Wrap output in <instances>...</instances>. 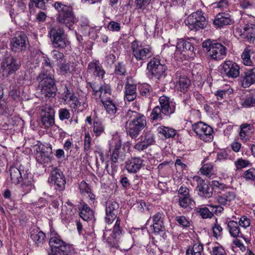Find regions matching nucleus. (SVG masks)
Returning a JSON list of instances; mask_svg holds the SVG:
<instances>
[{"instance_id": "1", "label": "nucleus", "mask_w": 255, "mask_h": 255, "mask_svg": "<svg viewBox=\"0 0 255 255\" xmlns=\"http://www.w3.org/2000/svg\"><path fill=\"white\" fill-rule=\"evenodd\" d=\"M125 123V130L127 135L132 139H136L141 130L146 126L145 116L140 113L129 110L122 121Z\"/></svg>"}, {"instance_id": "2", "label": "nucleus", "mask_w": 255, "mask_h": 255, "mask_svg": "<svg viewBox=\"0 0 255 255\" xmlns=\"http://www.w3.org/2000/svg\"><path fill=\"white\" fill-rule=\"evenodd\" d=\"M12 183L16 185L22 182L21 188L25 194L29 192L33 187V180L31 175L20 167H11L9 170Z\"/></svg>"}, {"instance_id": "3", "label": "nucleus", "mask_w": 255, "mask_h": 255, "mask_svg": "<svg viewBox=\"0 0 255 255\" xmlns=\"http://www.w3.org/2000/svg\"><path fill=\"white\" fill-rule=\"evenodd\" d=\"M121 220L117 219L112 229L105 228L103 233V241L109 247L118 249L122 240L124 231L121 226Z\"/></svg>"}, {"instance_id": "4", "label": "nucleus", "mask_w": 255, "mask_h": 255, "mask_svg": "<svg viewBox=\"0 0 255 255\" xmlns=\"http://www.w3.org/2000/svg\"><path fill=\"white\" fill-rule=\"evenodd\" d=\"M53 6L58 12L57 21L71 29L75 22V16L72 7L60 1H56Z\"/></svg>"}, {"instance_id": "5", "label": "nucleus", "mask_w": 255, "mask_h": 255, "mask_svg": "<svg viewBox=\"0 0 255 255\" xmlns=\"http://www.w3.org/2000/svg\"><path fill=\"white\" fill-rule=\"evenodd\" d=\"M36 80L39 82L38 89L40 90L41 95L45 98L55 97L56 89L55 82L52 75L44 72H41Z\"/></svg>"}, {"instance_id": "6", "label": "nucleus", "mask_w": 255, "mask_h": 255, "mask_svg": "<svg viewBox=\"0 0 255 255\" xmlns=\"http://www.w3.org/2000/svg\"><path fill=\"white\" fill-rule=\"evenodd\" d=\"M48 35L51 43L55 48L65 49L69 45L64 30L59 26H51L49 28Z\"/></svg>"}, {"instance_id": "7", "label": "nucleus", "mask_w": 255, "mask_h": 255, "mask_svg": "<svg viewBox=\"0 0 255 255\" xmlns=\"http://www.w3.org/2000/svg\"><path fill=\"white\" fill-rule=\"evenodd\" d=\"M202 47L208 55L214 60L218 61L224 58L227 54V49L219 43H214L208 39L202 43Z\"/></svg>"}, {"instance_id": "8", "label": "nucleus", "mask_w": 255, "mask_h": 255, "mask_svg": "<svg viewBox=\"0 0 255 255\" xmlns=\"http://www.w3.org/2000/svg\"><path fill=\"white\" fill-rule=\"evenodd\" d=\"M20 64L15 58L10 54L5 55L0 63V70L3 76L6 77L15 73L20 68Z\"/></svg>"}, {"instance_id": "9", "label": "nucleus", "mask_w": 255, "mask_h": 255, "mask_svg": "<svg viewBox=\"0 0 255 255\" xmlns=\"http://www.w3.org/2000/svg\"><path fill=\"white\" fill-rule=\"evenodd\" d=\"M49 244L53 255H68L72 248L70 245L63 241L58 235L52 236Z\"/></svg>"}, {"instance_id": "10", "label": "nucleus", "mask_w": 255, "mask_h": 255, "mask_svg": "<svg viewBox=\"0 0 255 255\" xmlns=\"http://www.w3.org/2000/svg\"><path fill=\"white\" fill-rule=\"evenodd\" d=\"M133 56L137 61H141V64L144 61L152 55L151 48L149 46L142 45L139 41L134 40L131 44ZM141 65H140V66Z\"/></svg>"}, {"instance_id": "11", "label": "nucleus", "mask_w": 255, "mask_h": 255, "mask_svg": "<svg viewBox=\"0 0 255 255\" xmlns=\"http://www.w3.org/2000/svg\"><path fill=\"white\" fill-rule=\"evenodd\" d=\"M185 24L191 30L203 29L206 25V19L200 9L192 13L185 20Z\"/></svg>"}, {"instance_id": "12", "label": "nucleus", "mask_w": 255, "mask_h": 255, "mask_svg": "<svg viewBox=\"0 0 255 255\" xmlns=\"http://www.w3.org/2000/svg\"><path fill=\"white\" fill-rule=\"evenodd\" d=\"M29 45L28 39L23 31H18L10 39V46L12 51L19 53L26 50Z\"/></svg>"}, {"instance_id": "13", "label": "nucleus", "mask_w": 255, "mask_h": 255, "mask_svg": "<svg viewBox=\"0 0 255 255\" xmlns=\"http://www.w3.org/2000/svg\"><path fill=\"white\" fill-rule=\"evenodd\" d=\"M147 68L149 72L158 80L164 78L167 75L166 66L161 63L160 60L157 58L151 59L147 64Z\"/></svg>"}, {"instance_id": "14", "label": "nucleus", "mask_w": 255, "mask_h": 255, "mask_svg": "<svg viewBox=\"0 0 255 255\" xmlns=\"http://www.w3.org/2000/svg\"><path fill=\"white\" fill-rule=\"evenodd\" d=\"M192 128L201 140L209 142L213 139V128L207 124L199 122L193 125Z\"/></svg>"}, {"instance_id": "15", "label": "nucleus", "mask_w": 255, "mask_h": 255, "mask_svg": "<svg viewBox=\"0 0 255 255\" xmlns=\"http://www.w3.org/2000/svg\"><path fill=\"white\" fill-rule=\"evenodd\" d=\"M34 147L36 159L38 163L43 164L50 161V155L52 153L50 144L40 143L35 145Z\"/></svg>"}, {"instance_id": "16", "label": "nucleus", "mask_w": 255, "mask_h": 255, "mask_svg": "<svg viewBox=\"0 0 255 255\" xmlns=\"http://www.w3.org/2000/svg\"><path fill=\"white\" fill-rule=\"evenodd\" d=\"M119 209V204L114 200H109L106 202L105 222L108 224H111L114 220L117 221V219L121 220L120 217L118 216Z\"/></svg>"}, {"instance_id": "17", "label": "nucleus", "mask_w": 255, "mask_h": 255, "mask_svg": "<svg viewBox=\"0 0 255 255\" xmlns=\"http://www.w3.org/2000/svg\"><path fill=\"white\" fill-rule=\"evenodd\" d=\"M140 138V140L133 147L134 149L138 151L147 149L149 146L154 144L155 142L154 134L150 130H144Z\"/></svg>"}, {"instance_id": "18", "label": "nucleus", "mask_w": 255, "mask_h": 255, "mask_svg": "<svg viewBox=\"0 0 255 255\" xmlns=\"http://www.w3.org/2000/svg\"><path fill=\"white\" fill-rule=\"evenodd\" d=\"M159 107L166 115V117H170L175 112L176 106L173 101L170 100L168 97L162 96L159 98Z\"/></svg>"}, {"instance_id": "19", "label": "nucleus", "mask_w": 255, "mask_h": 255, "mask_svg": "<svg viewBox=\"0 0 255 255\" xmlns=\"http://www.w3.org/2000/svg\"><path fill=\"white\" fill-rule=\"evenodd\" d=\"M51 181L53 182L55 188L59 191L63 190L65 187L66 180L62 171L57 168L51 172Z\"/></svg>"}, {"instance_id": "20", "label": "nucleus", "mask_w": 255, "mask_h": 255, "mask_svg": "<svg viewBox=\"0 0 255 255\" xmlns=\"http://www.w3.org/2000/svg\"><path fill=\"white\" fill-rule=\"evenodd\" d=\"M222 73L229 78H236L240 75V67L232 61H226L222 65Z\"/></svg>"}, {"instance_id": "21", "label": "nucleus", "mask_w": 255, "mask_h": 255, "mask_svg": "<svg viewBox=\"0 0 255 255\" xmlns=\"http://www.w3.org/2000/svg\"><path fill=\"white\" fill-rule=\"evenodd\" d=\"M54 110L46 105L41 110V122L45 128H49L54 124Z\"/></svg>"}, {"instance_id": "22", "label": "nucleus", "mask_w": 255, "mask_h": 255, "mask_svg": "<svg viewBox=\"0 0 255 255\" xmlns=\"http://www.w3.org/2000/svg\"><path fill=\"white\" fill-rule=\"evenodd\" d=\"M193 179L197 183L196 189L198 195L206 198H209L212 196V190L204 180L198 176H194Z\"/></svg>"}, {"instance_id": "23", "label": "nucleus", "mask_w": 255, "mask_h": 255, "mask_svg": "<svg viewBox=\"0 0 255 255\" xmlns=\"http://www.w3.org/2000/svg\"><path fill=\"white\" fill-rule=\"evenodd\" d=\"M144 160L139 157H131L126 162V169L128 173H136L144 167Z\"/></svg>"}, {"instance_id": "24", "label": "nucleus", "mask_w": 255, "mask_h": 255, "mask_svg": "<svg viewBox=\"0 0 255 255\" xmlns=\"http://www.w3.org/2000/svg\"><path fill=\"white\" fill-rule=\"evenodd\" d=\"M236 198L235 192L228 191L225 193L219 192L215 197V202L220 205L228 207L231 202Z\"/></svg>"}, {"instance_id": "25", "label": "nucleus", "mask_w": 255, "mask_h": 255, "mask_svg": "<svg viewBox=\"0 0 255 255\" xmlns=\"http://www.w3.org/2000/svg\"><path fill=\"white\" fill-rule=\"evenodd\" d=\"M121 144L116 143L115 148L111 154V164L113 171L116 172L118 168V164L124 161V156L120 153Z\"/></svg>"}, {"instance_id": "26", "label": "nucleus", "mask_w": 255, "mask_h": 255, "mask_svg": "<svg viewBox=\"0 0 255 255\" xmlns=\"http://www.w3.org/2000/svg\"><path fill=\"white\" fill-rule=\"evenodd\" d=\"M91 88L95 98H99L102 102L111 99V97H109V96H110L111 95V89L109 85L104 84L99 88H97L95 85H93L91 86Z\"/></svg>"}, {"instance_id": "27", "label": "nucleus", "mask_w": 255, "mask_h": 255, "mask_svg": "<svg viewBox=\"0 0 255 255\" xmlns=\"http://www.w3.org/2000/svg\"><path fill=\"white\" fill-rule=\"evenodd\" d=\"M241 85L244 88H248L255 83V66L246 70L240 79Z\"/></svg>"}, {"instance_id": "28", "label": "nucleus", "mask_w": 255, "mask_h": 255, "mask_svg": "<svg viewBox=\"0 0 255 255\" xmlns=\"http://www.w3.org/2000/svg\"><path fill=\"white\" fill-rule=\"evenodd\" d=\"M164 217L165 215L162 212H157L152 216V227L154 234H159L164 231Z\"/></svg>"}, {"instance_id": "29", "label": "nucleus", "mask_w": 255, "mask_h": 255, "mask_svg": "<svg viewBox=\"0 0 255 255\" xmlns=\"http://www.w3.org/2000/svg\"><path fill=\"white\" fill-rule=\"evenodd\" d=\"M87 72L93 74L96 77L103 78L105 71L100 62L96 60H93L90 62L87 68Z\"/></svg>"}, {"instance_id": "30", "label": "nucleus", "mask_w": 255, "mask_h": 255, "mask_svg": "<svg viewBox=\"0 0 255 255\" xmlns=\"http://www.w3.org/2000/svg\"><path fill=\"white\" fill-rule=\"evenodd\" d=\"M233 20L231 18V15L228 13H219L215 18L213 24L217 27H221L226 25L232 24Z\"/></svg>"}, {"instance_id": "31", "label": "nucleus", "mask_w": 255, "mask_h": 255, "mask_svg": "<svg viewBox=\"0 0 255 255\" xmlns=\"http://www.w3.org/2000/svg\"><path fill=\"white\" fill-rule=\"evenodd\" d=\"M62 99L66 104L68 105L72 109L73 107H75L76 102L78 98L75 95L74 93L65 86L63 93Z\"/></svg>"}, {"instance_id": "32", "label": "nucleus", "mask_w": 255, "mask_h": 255, "mask_svg": "<svg viewBox=\"0 0 255 255\" xmlns=\"http://www.w3.org/2000/svg\"><path fill=\"white\" fill-rule=\"evenodd\" d=\"M79 216L84 221H88L94 217L93 211L85 203H81L79 207Z\"/></svg>"}, {"instance_id": "33", "label": "nucleus", "mask_w": 255, "mask_h": 255, "mask_svg": "<svg viewBox=\"0 0 255 255\" xmlns=\"http://www.w3.org/2000/svg\"><path fill=\"white\" fill-rule=\"evenodd\" d=\"M30 238L37 247H42L46 238V235L43 232L36 230H32L30 232Z\"/></svg>"}, {"instance_id": "34", "label": "nucleus", "mask_w": 255, "mask_h": 255, "mask_svg": "<svg viewBox=\"0 0 255 255\" xmlns=\"http://www.w3.org/2000/svg\"><path fill=\"white\" fill-rule=\"evenodd\" d=\"M167 118L166 115L163 112L159 106L155 107L151 111L150 115V119L152 123L160 122Z\"/></svg>"}, {"instance_id": "35", "label": "nucleus", "mask_w": 255, "mask_h": 255, "mask_svg": "<svg viewBox=\"0 0 255 255\" xmlns=\"http://www.w3.org/2000/svg\"><path fill=\"white\" fill-rule=\"evenodd\" d=\"M136 85L127 83L125 86V99L128 101H132L137 97Z\"/></svg>"}, {"instance_id": "36", "label": "nucleus", "mask_w": 255, "mask_h": 255, "mask_svg": "<svg viewBox=\"0 0 255 255\" xmlns=\"http://www.w3.org/2000/svg\"><path fill=\"white\" fill-rule=\"evenodd\" d=\"M240 225L237 222L234 221H230L227 224L228 229L230 235L234 238H238L242 236Z\"/></svg>"}, {"instance_id": "37", "label": "nucleus", "mask_w": 255, "mask_h": 255, "mask_svg": "<svg viewBox=\"0 0 255 255\" xmlns=\"http://www.w3.org/2000/svg\"><path fill=\"white\" fill-rule=\"evenodd\" d=\"M26 8V3L23 0H18L14 7H10L9 14L12 18L18 13L24 12Z\"/></svg>"}, {"instance_id": "38", "label": "nucleus", "mask_w": 255, "mask_h": 255, "mask_svg": "<svg viewBox=\"0 0 255 255\" xmlns=\"http://www.w3.org/2000/svg\"><path fill=\"white\" fill-rule=\"evenodd\" d=\"M79 189L81 194L87 196L92 201H94L95 195L92 192V190L87 182L82 181L79 185Z\"/></svg>"}, {"instance_id": "39", "label": "nucleus", "mask_w": 255, "mask_h": 255, "mask_svg": "<svg viewBox=\"0 0 255 255\" xmlns=\"http://www.w3.org/2000/svg\"><path fill=\"white\" fill-rule=\"evenodd\" d=\"M93 136L96 137L105 133V127L103 123L99 120H95L93 124Z\"/></svg>"}, {"instance_id": "40", "label": "nucleus", "mask_w": 255, "mask_h": 255, "mask_svg": "<svg viewBox=\"0 0 255 255\" xmlns=\"http://www.w3.org/2000/svg\"><path fill=\"white\" fill-rule=\"evenodd\" d=\"M158 133L162 135L166 138L173 137L176 133V130L173 128L161 126L157 129Z\"/></svg>"}, {"instance_id": "41", "label": "nucleus", "mask_w": 255, "mask_h": 255, "mask_svg": "<svg viewBox=\"0 0 255 255\" xmlns=\"http://www.w3.org/2000/svg\"><path fill=\"white\" fill-rule=\"evenodd\" d=\"M107 113L110 115H114L117 111V108L115 101L111 99L102 102Z\"/></svg>"}, {"instance_id": "42", "label": "nucleus", "mask_w": 255, "mask_h": 255, "mask_svg": "<svg viewBox=\"0 0 255 255\" xmlns=\"http://www.w3.org/2000/svg\"><path fill=\"white\" fill-rule=\"evenodd\" d=\"M176 48L180 51H189L191 52H193L194 49L190 42L183 39L178 40L176 44Z\"/></svg>"}, {"instance_id": "43", "label": "nucleus", "mask_w": 255, "mask_h": 255, "mask_svg": "<svg viewBox=\"0 0 255 255\" xmlns=\"http://www.w3.org/2000/svg\"><path fill=\"white\" fill-rule=\"evenodd\" d=\"M190 84V80L185 76H180L176 82V86L181 92L186 91Z\"/></svg>"}, {"instance_id": "44", "label": "nucleus", "mask_w": 255, "mask_h": 255, "mask_svg": "<svg viewBox=\"0 0 255 255\" xmlns=\"http://www.w3.org/2000/svg\"><path fill=\"white\" fill-rule=\"evenodd\" d=\"M251 49L247 47L241 55L242 63L245 66H253L254 65V62L251 59Z\"/></svg>"}, {"instance_id": "45", "label": "nucleus", "mask_w": 255, "mask_h": 255, "mask_svg": "<svg viewBox=\"0 0 255 255\" xmlns=\"http://www.w3.org/2000/svg\"><path fill=\"white\" fill-rule=\"evenodd\" d=\"M75 105V107H76L72 108V110L73 111L75 112H83L88 107L87 98L84 97L78 99Z\"/></svg>"}, {"instance_id": "46", "label": "nucleus", "mask_w": 255, "mask_h": 255, "mask_svg": "<svg viewBox=\"0 0 255 255\" xmlns=\"http://www.w3.org/2000/svg\"><path fill=\"white\" fill-rule=\"evenodd\" d=\"M203 246L200 243H196L191 248L189 247L186 251V255H201L203 251Z\"/></svg>"}, {"instance_id": "47", "label": "nucleus", "mask_w": 255, "mask_h": 255, "mask_svg": "<svg viewBox=\"0 0 255 255\" xmlns=\"http://www.w3.org/2000/svg\"><path fill=\"white\" fill-rule=\"evenodd\" d=\"M60 73L62 75L70 74L75 71V67L73 63H63L59 66Z\"/></svg>"}, {"instance_id": "48", "label": "nucleus", "mask_w": 255, "mask_h": 255, "mask_svg": "<svg viewBox=\"0 0 255 255\" xmlns=\"http://www.w3.org/2000/svg\"><path fill=\"white\" fill-rule=\"evenodd\" d=\"M233 92V89L228 86L223 89L219 90L216 91L215 95L217 96V98L218 100H222L224 98H226V96H228L232 94Z\"/></svg>"}, {"instance_id": "49", "label": "nucleus", "mask_w": 255, "mask_h": 255, "mask_svg": "<svg viewBox=\"0 0 255 255\" xmlns=\"http://www.w3.org/2000/svg\"><path fill=\"white\" fill-rule=\"evenodd\" d=\"M138 89L141 97L147 98L150 96L151 87L149 85L144 83L138 86Z\"/></svg>"}, {"instance_id": "50", "label": "nucleus", "mask_w": 255, "mask_h": 255, "mask_svg": "<svg viewBox=\"0 0 255 255\" xmlns=\"http://www.w3.org/2000/svg\"><path fill=\"white\" fill-rule=\"evenodd\" d=\"M244 29L250 41H254L255 39V25L252 24L247 25Z\"/></svg>"}, {"instance_id": "51", "label": "nucleus", "mask_w": 255, "mask_h": 255, "mask_svg": "<svg viewBox=\"0 0 255 255\" xmlns=\"http://www.w3.org/2000/svg\"><path fill=\"white\" fill-rule=\"evenodd\" d=\"M200 172L202 174L208 177H211L214 174L213 166L210 163L204 164L200 168Z\"/></svg>"}, {"instance_id": "52", "label": "nucleus", "mask_w": 255, "mask_h": 255, "mask_svg": "<svg viewBox=\"0 0 255 255\" xmlns=\"http://www.w3.org/2000/svg\"><path fill=\"white\" fill-rule=\"evenodd\" d=\"M49 0H31V1L29 3V7L30 12H32V7L33 6V3H35V6L38 8L42 9L43 10H45L46 9V6L45 5V1L47 2Z\"/></svg>"}, {"instance_id": "53", "label": "nucleus", "mask_w": 255, "mask_h": 255, "mask_svg": "<svg viewBox=\"0 0 255 255\" xmlns=\"http://www.w3.org/2000/svg\"><path fill=\"white\" fill-rule=\"evenodd\" d=\"M74 215V212L72 209L67 207L63 208L61 212V218L62 220L70 221L72 219V217Z\"/></svg>"}, {"instance_id": "54", "label": "nucleus", "mask_w": 255, "mask_h": 255, "mask_svg": "<svg viewBox=\"0 0 255 255\" xmlns=\"http://www.w3.org/2000/svg\"><path fill=\"white\" fill-rule=\"evenodd\" d=\"M192 201L190 195L179 196V205L182 208H186L192 204Z\"/></svg>"}, {"instance_id": "55", "label": "nucleus", "mask_w": 255, "mask_h": 255, "mask_svg": "<svg viewBox=\"0 0 255 255\" xmlns=\"http://www.w3.org/2000/svg\"><path fill=\"white\" fill-rule=\"evenodd\" d=\"M175 221L183 228H187L190 226V223L188 218L184 216H177L175 218Z\"/></svg>"}, {"instance_id": "56", "label": "nucleus", "mask_w": 255, "mask_h": 255, "mask_svg": "<svg viewBox=\"0 0 255 255\" xmlns=\"http://www.w3.org/2000/svg\"><path fill=\"white\" fill-rule=\"evenodd\" d=\"M198 212L203 219L211 218L214 216L212 210H211V211H210L207 207L199 208Z\"/></svg>"}, {"instance_id": "57", "label": "nucleus", "mask_w": 255, "mask_h": 255, "mask_svg": "<svg viewBox=\"0 0 255 255\" xmlns=\"http://www.w3.org/2000/svg\"><path fill=\"white\" fill-rule=\"evenodd\" d=\"M92 145V137L88 131L85 132V137L84 141V148L85 151H88L91 150Z\"/></svg>"}, {"instance_id": "58", "label": "nucleus", "mask_w": 255, "mask_h": 255, "mask_svg": "<svg viewBox=\"0 0 255 255\" xmlns=\"http://www.w3.org/2000/svg\"><path fill=\"white\" fill-rule=\"evenodd\" d=\"M216 8L221 10H227L229 9L230 3L229 0H221L214 3Z\"/></svg>"}, {"instance_id": "59", "label": "nucleus", "mask_w": 255, "mask_h": 255, "mask_svg": "<svg viewBox=\"0 0 255 255\" xmlns=\"http://www.w3.org/2000/svg\"><path fill=\"white\" fill-rule=\"evenodd\" d=\"M250 162L248 160L244 159L242 158H239L235 162V165L237 170L242 169L249 166Z\"/></svg>"}, {"instance_id": "60", "label": "nucleus", "mask_w": 255, "mask_h": 255, "mask_svg": "<svg viewBox=\"0 0 255 255\" xmlns=\"http://www.w3.org/2000/svg\"><path fill=\"white\" fill-rule=\"evenodd\" d=\"M51 55L53 59L59 62H61L65 59L63 53L56 49L51 51Z\"/></svg>"}, {"instance_id": "61", "label": "nucleus", "mask_w": 255, "mask_h": 255, "mask_svg": "<svg viewBox=\"0 0 255 255\" xmlns=\"http://www.w3.org/2000/svg\"><path fill=\"white\" fill-rule=\"evenodd\" d=\"M252 129L251 125L245 124L241 126V129L240 135L242 139H244L249 133V131Z\"/></svg>"}, {"instance_id": "62", "label": "nucleus", "mask_w": 255, "mask_h": 255, "mask_svg": "<svg viewBox=\"0 0 255 255\" xmlns=\"http://www.w3.org/2000/svg\"><path fill=\"white\" fill-rule=\"evenodd\" d=\"M115 73L119 75H125L126 69L125 65L122 62H118L115 66Z\"/></svg>"}, {"instance_id": "63", "label": "nucleus", "mask_w": 255, "mask_h": 255, "mask_svg": "<svg viewBox=\"0 0 255 255\" xmlns=\"http://www.w3.org/2000/svg\"><path fill=\"white\" fill-rule=\"evenodd\" d=\"M244 177L247 180L254 181L255 180V168H251L246 170L244 173Z\"/></svg>"}, {"instance_id": "64", "label": "nucleus", "mask_w": 255, "mask_h": 255, "mask_svg": "<svg viewBox=\"0 0 255 255\" xmlns=\"http://www.w3.org/2000/svg\"><path fill=\"white\" fill-rule=\"evenodd\" d=\"M59 117L61 121L68 120L70 117L69 111L66 108L60 109L59 111Z\"/></svg>"}]
</instances>
